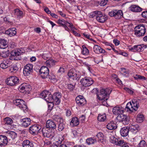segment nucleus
<instances>
[{
  "mask_svg": "<svg viewBox=\"0 0 147 147\" xmlns=\"http://www.w3.org/2000/svg\"><path fill=\"white\" fill-rule=\"evenodd\" d=\"M113 42L116 45H118L120 44V41L116 39H114Z\"/></svg>",
  "mask_w": 147,
  "mask_h": 147,
  "instance_id": "338daca9",
  "label": "nucleus"
},
{
  "mask_svg": "<svg viewBox=\"0 0 147 147\" xmlns=\"http://www.w3.org/2000/svg\"><path fill=\"white\" fill-rule=\"evenodd\" d=\"M28 86H29L26 85V84H22L19 87L20 91L22 93H24V92L29 91L30 88Z\"/></svg>",
  "mask_w": 147,
  "mask_h": 147,
  "instance_id": "393cba45",
  "label": "nucleus"
},
{
  "mask_svg": "<svg viewBox=\"0 0 147 147\" xmlns=\"http://www.w3.org/2000/svg\"><path fill=\"white\" fill-rule=\"evenodd\" d=\"M109 15L111 17H113L116 19H119L123 16V13L121 10L113 9L109 13Z\"/></svg>",
  "mask_w": 147,
  "mask_h": 147,
  "instance_id": "39448f33",
  "label": "nucleus"
},
{
  "mask_svg": "<svg viewBox=\"0 0 147 147\" xmlns=\"http://www.w3.org/2000/svg\"><path fill=\"white\" fill-rule=\"evenodd\" d=\"M128 49H129L132 51L133 52H136V47H135V45H134L133 47H131L130 46H129L128 47Z\"/></svg>",
  "mask_w": 147,
  "mask_h": 147,
  "instance_id": "052dcab7",
  "label": "nucleus"
},
{
  "mask_svg": "<svg viewBox=\"0 0 147 147\" xmlns=\"http://www.w3.org/2000/svg\"><path fill=\"white\" fill-rule=\"evenodd\" d=\"M18 69L17 65L15 64L11 65L10 67L9 71L11 72H16Z\"/></svg>",
  "mask_w": 147,
  "mask_h": 147,
  "instance_id": "f704fd0d",
  "label": "nucleus"
},
{
  "mask_svg": "<svg viewBox=\"0 0 147 147\" xmlns=\"http://www.w3.org/2000/svg\"><path fill=\"white\" fill-rule=\"evenodd\" d=\"M39 72L41 76L43 79H45L48 76L50 78L48 75L49 70L47 67L44 66L41 67L39 70Z\"/></svg>",
  "mask_w": 147,
  "mask_h": 147,
  "instance_id": "9d476101",
  "label": "nucleus"
},
{
  "mask_svg": "<svg viewBox=\"0 0 147 147\" xmlns=\"http://www.w3.org/2000/svg\"><path fill=\"white\" fill-rule=\"evenodd\" d=\"M111 142L118 146H121L122 147H129V143L125 142L123 140H120L118 139L114 136L111 135L110 137Z\"/></svg>",
  "mask_w": 147,
  "mask_h": 147,
  "instance_id": "f03ea898",
  "label": "nucleus"
},
{
  "mask_svg": "<svg viewBox=\"0 0 147 147\" xmlns=\"http://www.w3.org/2000/svg\"><path fill=\"white\" fill-rule=\"evenodd\" d=\"M58 23L61 26H63L65 24H67L68 22L64 20L59 19L57 21Z\"/></svg>",
  "mask_w": 147,
  "mask_h": 147,
  "instance_id": "ea45409f",
  "label": "nucleus"
},
{
  "mask_svg": "<svg viewBox=\"0 0 147 147\" xmlns=\"http://www.w3.org/2000/svg\"><path fill=\"white\" fill-rule=\"evenodd\" d=\"M41 128V126L40 125L35 124L29 127V131L31 134L35 135L38 134Z\"/></svg>",
  "mask_w": 147,
  "mask_h": 147,
  "instance_id": "f8f14e48",
  "label": "nucleus"
},
{
  "mask_svg": "<svg viewBox=\"0 0 147 147\" xmlns=\"http://www.w3.org/2000/svg\"><path fill=\"white\" fill-rule=\"evenodd\" d=\"M79 123V120L78 118L76 117H73L70 123V125L72 127L77 126Z\"/></svg>",
  "mask_w": 147,
  "mask_h": 147,
  "instance_id": "a878e982",
  "label": "nucleus"
},
{
  "mask_svg": "<svg viewBox=\"0 0 147 147\" xmlns=\"http://www.w3.org/2000/svg\"><path fill=\"white\" fill-rule=\"evenodd\" d=\"M66 115L67 117L70 116L71 115V112L70 110H67L66 112Z\"/></svg>",
  "mask_w": 147,
  "mask_h": 147,
  "instance_id": "774afa93",
  "label": "nucleus"
},
{
  "mask_svg": "<svg viewBox=\"0 0 147 147\" xmlns=\"http://www.w3.org/2000/svg\"><path fill=\"white\" fill-rule=\"evenodd\" d=\"M99 11H96L91 13L90 14V17L91 18H93L94 17L96 16V18L98 13V12H99Z\"/></svg>",
  "mask_w": 147,
  "mask_h": 147,
  "instance_id": "de8ad7c7",
  "label": "nucleus"
},
{
  "mask_svg": "<svg viewBox=\"0 0 147 147\" xmlns=\"http://www.w3.org/2000/svg\"><path fill=\"white\" fill-rule=\"evenodd\" d=\"M19 82L18 78L15 76H12L7 78L6 80V84L10 86H14L18 84Z\"/></svg>",
  "mask_w": 147,
  "mask_h": 147,
  "instance_id": "1a4fd4ad",
  "label": "nucleus"
},
{
  "mask_svg": "<svg viewBox=\"0 0 147 147\" xmlns=\"http://www.w3.org/2000/svg\"><path fill=\"white\" fill-rule=\"evenodd\" d=\"M11 54L12 56H19L20 55V53L18 51L14 50L12 51L11 53Z\"/></svg>",
  "mask_w": 147,
  "mask_h": 147,
  "instance_id": "09e8293b",
  "label": "nucleus"
},
{
  "mask_svg": "<svg viewBox=\"0 0 147 147\" xmlns=\"http://www.w3.org/2000/svg\"><path fill=\"white\" fill-rule=\"evenodd\" d=\"M61 97V93L59 92H56L54 93L52 96V95H50V100L49 101V103L53 102L56 105H59L60 102V98Z\"/></svg>",
  "mask_w": 147,
  "mask_h": 147,
  "instance_id": "20e7f679",
  "label": "nucleus"
},
{
  "mask_svg": "<svg viewBox=\"0 0 147 147\" xmlns=\"http://www.w3.org/2000/svg\"><path fill=\"white\" fill-rule=\"evenodd\" d=\"M107 117L105 114H99L98 117L97 119L100 121H104L106 119Z\"/></svg>",
  "mask_w": 147,
  "mask_h": 147,
  "instance_id": "e433bc0d",
  "label": "nucleus"
},
{
  "mask_svg": "<svg viewBox=\"0 0 147 147\" xmlns=\"http://www.w3.org/2000/svg\"><path fill=\"white\" fill-rule=\"evenodd\" d=\"M76 103L79 106H83L86 103V100L83 96L80 95L76 99Z\"/></svg>",
  "mask_w": 147,
  "mask_h": 147,
  "instance_id": "4468645a",
  "label": "nucleus"
},
{
  "mask_svg": "<svg viewBox=\"0 0 147 147\" xmlns=\"http://www.w3.org/2000/svg\"><path fill=\"white\" fill-rule=\"evenodd\" d=\"M111 92V90L108 88L102 89L100 90L99 94L97 95V98L100 100H107Z\"/></svg>",
  "mask_w": 147,
  "mask_h": 147,
  "instance_id": "f257e3e1",
  "label": "nucleus"
},
{
  "mask_svg": "<svg viewBox=\"0 0 147 147\" xmlns=\"http://www.w3.org/2000/svg\"><path fill=\"white\" fill-rule=\"evenodd\" d=\"M131 129L133 130V131H136L137 130L138 128V125H131L130 127Z\"/></svg>",
  "mask_w": 147,
  "mask_h": 147,
  "instance_id": "13d9d810",
  "label": "nucleus"
},
{
  "mask_svg": "<svg viewBox=\"0 0 147 147\" xmlns=\"http://www.w3.org/2000/svg\"><path fill=\"white\" fill-rule=\"evenodd\" d=\"M42 57L45 60H47L50 57L49 53H44L42 54Z\"/></svg>",
  "mask_w": 147,
  "mask_h": 147,
  "instance_id": "5fc2aeb1",
  "label": "nucleus"
},
{
  "mask_svg": "<svg viewBox=\"0 0 147 147\" xmlns=\"http://www.w3.org/2000/svg\"><path fill=\"white\" fill-rule=\"evenodd\" d=\"M7 142V137L5 136L0 135V146H5Z\"/></svg>",
  "mask_w": 147,
  "mask_h": 147,
  "instance_id": "5701e85b",
  "label": "nucleus"
},
{
  "mask_svg": "<svg viewBox=\"0 0 147 147\" xmlns=\"http://www.w3.org/2000/svg\"><path fill=\"white\" fill-rule=\"evenodd\" d=\"M10 60L8 59H3L1 63L0 66L3 69H6L10 66L11 64Z\"/></svg>",
  "mask_w": 147,
  "mask_h": 147,
  "instance_id": "f3484780",
  "label": "nucleus"
},
{
  "mask_svg": "<svg viewBox=\"0 0 147 147\" xmlns=\"http://www.w3.org/2000/svg\"><path fill=\"white\" fill-rule=\"evenodd\" d=\"M124 89L130 94H132L134 92L132 90L129 88L125 87L124 88Z\"/></svg>",
  "mask_w": 147,
  "mask_h": 147,
  "instance_id": "bf43d9fd",
  "label": "nucleus"
},
{
  "mask_svg": "<svg viewBox=\"0 0 147 147\" xmlns=\"http://www.w3.org/2000/svg\"><path fill=\"white\" fill-rule=\"evenodd\" d=\"M45 127H47L51 130L54 131V129L56 127L55 123L52 120H49L46 122V126Z\"/></svg>",
  "mask_w": 147,
  "mask_h": 147,
  "instance_id": "2eb2a0df",
  "label": "nucleus"
},
{
  "mask_svg": "<svg viewBox=\"0 0 147 147\" xmlns=\"http://www.w3.org/2000/svg\"><path fill=\"white\" fill-rule=\"evenodd\" d=\"M108 0H101L100 5L101 6H104L107 4L108 2Z\"/></svg>",
  "mask_w": 147,
  "mask_h": 147,
  "instance_id": "864d4df0",
  "label": "nucleus"
},
{
  "mask_svg": "<svg viewBox=\"0 0 147 147\" xmlns=\"http://www.w3.org/2000/svg\"><path fill=\"white\" fill-rule=\"evenodd\" d=\"M43 136L45 137L51 138L54 136L55 134L53 131L51 130L47 127H43L42 129Z\"/></svg>",
  "mask_w": 147,
  "mask_h": 147,
  "instance_id": "6e6552de",
  "label": "nucleus"
},
{
  "mask_svg": "<svg viewBox=\"0 0 147 147\" xmlns=\"http://www.w3.org/2000/svg\"><path fill=\"white\" fill-rule=\"evenodd\" d=\"M56 61L53 59H49L47 60L45 62L46 65L47 67H50L55 65V62Z\"/></svg>",
  "mask_w": 147,
  "mask_h": 147,
  "instance_id": "2f4dec72",
  "label": "nucleus"
},
{
  "mask_svg": "<svg viewBox=\"0 0 147 147\" xmlns=\"http://www.w3.org/2000/svg\"><path fill=\"white\" fill-rule=\"evenodd\" d=\"M73 76L72 79L74 80H79L80 77V75L79 74L74 72Z\"/></svg>",
  "mask_w": 147,
  "mask_h": 147,
  "instance_id": "8fccbe9b",
  "label": "nucleus"
},
{
  "mask_svg": "<svg viewBox=\"0 0 147 147\" xmlns=\"http://www.w3.org/2000/svg\"><path fill=\"white\" fill-rule=\"evenodd\" d=\"M22 127H26L30 124L31 120L29 118H25L21 120Z\"/></svg>",
  "mask_w": 147,
  "mask_h": 147,
  "instance_id": "a211bd4d",
  "label": "nucleus"
},
{
  "mask_svg": "<svg viewBox=\"0 0 147 147\" xmlns=\"http://www.w3.org/2000/svg\"><path fill=\"white\" fill-rule=\"evenodd\" d=\"M8 135L12 140L14 139L17 136V134L13 131H11L9 133Z\"/></svg>",
  "mask_w": 147,
  "mask_h": 147,
  "instance_id": "c03bdc74",
  "label": "nucleus"
},
{
  "mask_svg": "<svg viewBox=\"0 0 147 147\" xmlns=\"http://www.w3.org/2000/svg\"><path fill=\"white\" fill-rule=\"evenodd\" d=\"M113 112L114 114L116 115H119L122 114L124 113V109L121 107H115L113 109Z\"/></svg>",
  "mask_w": 147,
  "mask_h": 147,
  "instance_id": "6ab92c4d",
  "label": "nucleus"
},
{
  "mask_svg": "<svg viewBox=\"0 0 147 147\" xmlns=\"http://www.w3.org/2000/svg\"><path fill=\"white\" fill-rule=\"evenodd\" d=\"M33 67L31 64H28L24 66L23 72L25 76H28L32 73Z\"/></svg>",
  "mask_w": 147,
  "mask_h": 147,
  "instance_id": "9b49d317",
  "label": "nucleus"
},
{
  "mask_svg": "<svg viewBox=\"0 0 147 147\" xmlns=\"http://www.w3.org/2000/svg\"><path fill=\"white\" fill-rule=\"evenodd\" d=\"M74 73V72L73 70L70 69L68 73V76L69 78H72Z\"/></svg>",
  "mask_w": 147,
  "mask_h": 147,
  "instance_id": "6e6d98bb",
  "label": "nucleus"
},
{
  "mask_svg": "<svg viewBox=\"0 0 147 147\" xmlns=\"http://www.w3.org/2000/svg\"><path fill=\"white\" fill-rule=\"evenodd\" d=\"M117 126L116 124L113 121L109 123L106 126L107 129L110 130L115 129L117 128Z\"/></svg>",
  "mask_w": 147,
  "mask_h": 147,
  "instance_id": "c756f323",
  "label": "nucleus"
},
{
  "mask_svg": "<svg viewBox=\"0 0 147 147\" xmlns=\"http://www.w3.org/2000/svg\"><path fill=\"white\" fill-rule=\"evenodd\" d=\"M16 29L15 28H12L9 29L5 31V34L10 36L15 35L16 34Z\"/></svg>",
  "mask_w": 147,
  "mask_h": 147,
  "instance_id": "cd10ccee",
  "label": "nucleus"
},
{
  "mask_svg": "<svg viewBox=\"0 0 147 147\" xmlns=\"http://www.w3.org/2000/svg\"><path fill=\"white\" fill-rule=\"evenodd\" d=\"M96 20L99 22L103 23L106 20L107 18L106 16L103 15L101 12L99 11L96 18Z\"/></svg>",
  "mask_w": 147,
  "mask_h": 147,
  "instance_id": "ddd939ff",
  "label": "nucleus"
},
{
  "mask_svg": "<svg viewBox=\"0 0 147 147\" xmlns=\"http://www.w3.org/2000/svg\"><path fill=\"white\" fill-rule=\"evenodd\" d=\"M130 8L131 11L135 12H140L142 10V8L139 6L136 5H132L130 6Z\"/></svg>",
  "mask_w": 147,
  "mask_h": 147,
  "instance_id": "b1692460",
  "label": "nucleus"
},
{
  "mask_svg": "<svg viewBox=\"0 0 147 147\" xmlns=\"http://www.w3.org/2000/svg\"><path fill=\"white\" fill-rule=\"evenodd\" d=\"M121 122L125 125L128 124L129 123V118L126 116L125 115Z\"/></svg>",
  "mask_w": 147,
  "mask_h": 147,
  "instance_id": "79ce46f5",
  "label": "nucleus"
},
{
  "mask_svg": "<svg viewBox=\"0 0 147 147\" xmlns=\"http://www.w3.org/2000/svg\"><path fill=\"white\" fill-rule=\"evenodd\" d=\"M131 102L133 111L134 110L136 111L139 107L138 103H137L136 100H132Z\"/></svg>",
  "mask_w": 147,
  "mask_h": 147,
  "instance_id": "473e14b6",
  "label": "nucleus"
},
{
  "mask_svg": "<svg viewBox=\"0 0 147 147\" xmlns=\"http://www.w3.org/2000/svg\"><path fill=\"white\" fill-rule=\"evenodd\" d=\"M14 15L18 16V17L20 18L23 16V12L18 9H16L14 10Z\"/></svg>",
  "mask_w": 147,
  "mask_h": 147,
  "instance_id": "72a5a7b5",
  "label": "nucleus"
},
{
  "mask_svg": "<svg viewBox=\"0 0 147 147\" xmlns=\"http://www.w3.org/2000/svg\"><path fill=\"white\" fill-rule=\"evenodd\" d=\"M8 46L6 40L4 39H0V48L4 49Z\"/></svg>",
  "mask_w": 147,
  "mask_h": 147,
  "instance_id": "7c9ffc66",
  "label": "nucleus"
},
{
  "mask_svg": "<svg viewBox=\"0 0 147 147\" xmlns=\"http://www.w3.org/2000/svg\"><path fill=\"white\" fill-rule=\"evenodd\" d=\"M80 82L83 86L86 87L91 86L94 83V81L90 77H86L82 78Z\"/></svg>",
  "mask_w": 147,
  "mask_h": 147,
  "instance_id": "0eeeda50",
  "label": "nucleus"
},
{
  "mask_svg": "<svg viewBox=\"0 0 147 147\" xmlns=\"http://www.w3.org/2000/svg\"><path fill=\"white\" fill-rule=\"evenodd\" d=\"M36 144L32 142H30L29 140H26L24 141L22 144V146L24 147L25 146H28V147H33L34 146H36Z\"/></svg>",
  "mask_w": 147,
  "mask_h": 147,
  "instance_id": "bb28decb",
  "label": "nucleus"
},
{
  "mask_svg": "<svg viewBox=\"0 0 147 147\" xmlns=\"http://www.w3.org/2000/svg\"><path fill=\"white\" fill-rule=\"evenodd\" d=\"M96 136L98 138L99 143H100V144L102 146H103L102 145L106 144V142L104 140V135L103 134L102 132H99L96 135Z\"/></svg>",
  "mask_w": 147,
  "mask_h": 147,
  "instance_id": "412c9836",
  "label": "nucleus"
},
{
  "mask_svg": "<svg viewBox=\"0 0 147 147\" xmlns=\"http://www.w3.org/2000/svg\"><path fill=\"white\" fill-rule=\"evenodd\" d=\"M135 47H136V51H141L143 48V47L141 46V45H136Z\"/></svg>",
  "mask_w": 147,
  "mask_h": 147,
  "instance_id": "4d7b16f0",
  "label": "nucleus"
},
{
  "mask_svg": "<svg viewBox=\"0 0 147 147\" xmlns=\"http://www.w3.org/2000/svg\"><path fill=\"white\" fill-rule=\"evenodd\" d=\"M13 102L14 104L24 111L26 110L27 109V106L25 104V102L23 100L19 99H16L13 101Z\"/></svg>",
  "mask_w": 147,
  "mask_h": 147,
  "instance_id": "423d86ee",
  "label": "nucleus"
},
{
  "mask_svg": "<svg viewBox=\"0 0 147 147\" xmlns=\"http://www.w3.org/2000/svg\"><path fill=\"white\" fill-rule=\"evenodd\" d=\"M4 121L5 124L11 125L13 123V120L10 118L6 117L4 119Z\"/></svg>",
  "mask_w": 147,
  "mask_h": 147,
  "instance_id": "58836bf2",
  "label": "nucleus"
},
{
  "mask_svg": "<svg viewBox=\"0 0 147 147\" xmlns=\"http://www.w3.org/2000/svg\"><path fill=\"white\" fill-rule=\"evenodd\" d=\"M129 127H124L122 128L120 131L121 135L123 137H126L128 134Z\"/></svg>",
  "mask_w": 147,
  "mask_h": 147,
  "instance_id": "4be33fe9",
  "label": "nucleus"
},
{
  "mask_svg": "<svg viewBox=\"0 0 147 147\" xmlns=\"http://www.w3.org/2000/svg\"><path fill=\"white\" fill-rule=\"evenodd\" d=\"M125 110L127 111H133L132 103L131 102H128L127 104L126 107L125 108Z\"/></svg>",
  "mask_w": 147,
  "mask_h": 147,
  "instance_id": "c9c22d12",
  "label": "nucleus"
},
{
  "mask_svg": "<svg viewBox=\"0 0 147 147\" xmlns=\"http://www.w3.org/2000/svg\"><path fill=\"white\" fill-rule=\"evenodd\" d=\"M135 34L140 37L143 36L146 32V28L143 24H140L136 26L134 29Z\"/></svg>",
  "mask_w": 147,
  "mask_h": 147,
  "instance_id": "7ed1b4c3",
  "label": "nucleus"
},
{
  "mask_svg": "<svg viewBox=\"0 0 147 147\" xmlns=\"http://www.w3.org/2000/svg\"><path fill=\"white\" fill-rule=\"evenodd\" d=\"M121 74L125 77H127L129 75V71L128 70H126L125 68L121 69Z\"/></svg>",
  "mask_w": 147,
  "mask_h": 147,
  "instance_id": "a18cd8bd",
  "label": "nucleus"
},
{
  "mask_svg": "<svg viewBox=\"0 0 147 147\" xmlns=\"http://www.w3.org/2000/svg\"><path fill=\"white\" fill-rule=\"evenodd\" d=\"M144 119V116L142 115H137L136 121L138 122L141 123L142 122Z\"/></svg>",
  "mask_w": 147,
  "mask_h": 147,
  "instance_id": "49530a36",
  "label": "nucleus"
},
{
  "mask_svg": "<svg viewBox=\"0 0 147 147\" xmlns=\"http://www.w3.org/2000/svg\"><path fill=\"white\" fill-rule=\"evenodd\" d=\"M51 95L50 93L48 91L45 90L40 94V96L42 98L44 99L47 102L49 103L50 95Z\"/></svg>",
  "mask_w": 147,
  "mask_h": 147,
  "instance_id": "dca6fc26",
  "label": "nucleus"
},
{
  "mask_svg": "<svg viewBox=\"0 0 147 147\" xmlns=\"http://www.w3.org/2000/svg\"><path fill=\"white\" fill-rule=\"evenodd\" d=\"M86 142L88 145H90L97 143L96 140L95 139H93L92 138H88L86 140Z\"/></svg>",
  "mask_w": 147,
  "mask_h": 147,
  "instance_id": "4c0bfd02",
  "label": "nucleus"
},
{
  "mask_svg": "<svg viewBox=\"0 0 147 147\" xmlns=\"http://www.w3.org/2000/svg\"><path fill=\"white\" fill-rule=\"evenodd\" d=\"M142 15L143 18H147V11L143 12L142 13Z\"/></svg>",
  "mask_w": 147,
  "mask_h": 147,
  "instance_id": "0e129e2a",
  "label": "nucleus"
},
{
  "mask_svg": "<svg viewBox=\"0 0 147 147\" xmlns=\"http://www.w3.org/2000/svg\"><path fill=\"white\" fill-rule=\"evenodd\" d=\"M134 78L136 80L140 79L142 80H144L146 79V78L144 76L138 74H136L134 77Z\"/></svg>",
  "mask_w": 147,
  "mask_h": 147,
  "instance_id": "37998d69",
  "label": "nucleus"
},
{
  "mask_svg": "<svg viewBox=\"0 0 147 147\" xmlns=\"http://www.w3.org/2000/svg\"><path fill=\"white\" fill-rule=\"evenodd\" d=\"M74 87V86L71 84H68L67 85V88L70 91L72 90Z\"/></svg>",
  "mask_w": 147,
  "mask_h": 147,
  "instance_id": "680f3d73",
  "label": "nucleus"
},
{
  "mask_svg": "<svg viewBox=\"0 0 147 147\" xmlns=\"http://www.w3.org/2000/svg\"><path fill=\"white\" fill-rule=\"evenodd\" d=\"M58 120H59L60 123L59 124L58 126V130L59 131H62L64 128L65 126V125L63 123V119L62 118H59L58 119Z\"/></svg>",
  "mask_w": 147,
  "mask_h": 147,
  "instance_id": "c85d7f7f",
  "label": "nucleus"
},
{
  "mask_svg": "<svg viewBox=\"0 0 147 147\" xmlns=\"http://www.w3.org/2000/svg\"><path fill=\"white\" fill-rule=\"evenodd\" d=\"M125 115L122 114H121L118 115L117 117V119L120 122H121L122 119L124 117Z\"/></svg>",
  "mask_w": 147,
  "mask_h": 147,
  "instance_id": "603ef678",
  "label": "nucleus"
},
{
  "mask_svg": "<svg viewBox=\"0 0 147 147\" xmlns=\"http://www.w3.org/2000/svg\"><path fill=\"white\" fill-rule=\"evenodd\" d=\"M83 49L82 51V54L84 55H88L89 53L88 49L84 45L82 46Z\"/></svg>",
  "mask_w": 147,
  "mask_h": 147,
  "instance_id": "a19ab883",
  "label": "nucleus"
},
{
  "mask_svg": "<svg viewBox=\"0 0 147 147\" xmlns=\"http://www.w3.org/2000/svg\"><path fill=\"white\" fill-rule=\"evenodd\" d=\"M44 146H46L51 144V142L47 140H45L44 142Z\"/></svg>",
  "mask_w": 147,
  "mask_h": 147,
  "instance_id": "e2e57ef3",
  "label": "nucleus"
},
{
  "mask_svg": "<svg viewBox=\"0 0 147 147\" xmlns=\"http://www.w3.org/2000/svg\"><path fill=\"white\" fill-rule=\"evenodd\" d=\"M44 10L48 14H50L51 12V11L47 7H45L44 9Z\"/></svg>",
  "mask_w": 147,
  "mask_h": 147,
  "instance_id": "69168bd1",
  "label": "nucleus"
},
{
  "mask_svg": "<svg viewBox=\"0 0 147 147\" xmlns=\"http://www.w3.org/2000/svg\"><path fill=\"white\" fill-rule=\"evenodd\" d=\"M139 147H144L146 145V142L144 140H141L138 144Z\"/></svg>",
  "mask_w": 147,
  "mask_h": 147,
  "instance_id": "3c124183",
  "label": "nucleus"
},
{
  "mask_svg": "<svg viewBox=\"0 0 147 147\" xmlns=\"http://www.w3.org/2000/svg\"><path fill=\"white\" fill-rule=\"evenodd\" d=\"M93 51L96 53H105V51L97 45H95L93 47Z\"/></svg>",
  "mask_w": 147,
  "mask_h": 147,
  "instance_id": "aec40b11",
  "label": "nucleus"
}]
</instances>
